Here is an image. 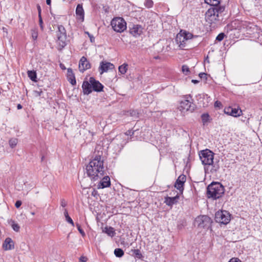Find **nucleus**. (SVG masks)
<instances>
[{
	"instance_id": "obj_53",
	"label": "nucleus",
	"mask_w": 262,
	"mask_h": 262,
	"mask_svg": "<svg viewBox=\"0 0 262 262\" xmlns=\"http://www.w3.org/2000/svg\"><path fill=\"white\" fill-rule=\"evenodd\" d=\"M46 3L48 5H51V0H46Z\"/></svg>"
},
{
	"instance_id": "obj_17",
	"label": "nucleus",
	"mask_w": 262,
	"mask_h": 262,
	"mask_svg": "<svg viewBox=\"0 0 262 262\" xmlns=\"http://www.w3.org/2000/svg\"><path fill=\"white\" fill-rule=\"evenodd\" d=\"M82 88L84 94L89 95L92 92V83L90 82V80L84 81L82 83Z\"/></svg>"
},
{
	"instance_id": "obj_29",
	"label": "nucleus",
	"mask_w": 262,
	"mask_h": 262,
	"mask_svg": "<svg viewBox=\"0 0 262 262\" xmlns=\"http://www.w3.org/2000/svg\"><path fill=\"white\" fill-rule=\"evenodd\" d=\"M209 118H210V116L208 115V114H207V113L203 114L201 115L202 121L204 125H205V124H206L207 122H209Z\"/></svg>"
},
{
	"instance_id": "obj_23",
	"label": "nucleus",
	"mask_w": 262,
	"mask_h": 262,
	"mask_svg": "<svg viewBox=\"0 0 262 262\" xmlns=\"http://www.w3.org/2000/svg\"><path fill=\"white\" fill-rule=\"evenodd\" d=\"M103 232L111 237H113L116 234L114 229L112 227H105L103 230Z\"/></svg>"
},
{
	"instance_id": "obj_20",
	"label": "nucleus",
	"mask_w": 262,
	"mask_h": 262,
	"mask_svg": "<svg viewBox=\"0 0 262 262\" xmlns=\"http://www.w3.org/2000/svg\"><path fill=\"white\" fill-rule=\"evenodd\" d=\"M3 248L6 250H11L14 248L13 241L10 238H7L3 244Z\"/></svg>"
},
{
	"instance_id": "obj_49",
	"label": "nucleus",
	"mask_w": 262,
	"mask_h": 262,
	"mask_svg": "<svg viewBox=\"0 0 262 262\" xmlns=\"http://www.w3.org/2000/svg\"><path fill=\"white\" fill-rule=\"evenodd\" d=\"M92 195L94 196H96L97 195H98V191L94 189L93 191L92 192Z\"/></svg>"
},
{
	"instance_id": "obj_54",
	"label": "nucleus",
	"mask_w": 262,
	"mask_h": 262,
	"mask_svg": "<svg viewBox=\"0 0 262 262\" xmlns=\"http://www.w3.org/2000/svg\"><path fill=\"white\" fill-rule=\"evenodd\" d=\"M205 61H206V62H209V61L208 57V56H207V57H206V58L205 59Z\"/></svg>"
},
{
	"instance_id": "obj_46",
	"label": "nucleus",
	"mask_w": 262,
	"mask_h": 262,
	"mask_svg": "<svg viewBox=\"0 0 262 262\" xmlns=\"http://www.w3.org/2000/svg\"><path fill=\"white\" fill-rule=\"evenodd\" d=\"M134 130H127L126 133H125V134L127 135V136H132L134 135Z\"/></svg>"
},
{
	"instance_id": "obj_34",
	"label": "nucleus",
	"mask_w": 262,
	"mask_h": 262,
	"mask_svg": "<svg viewBox=\"0 0 262 262\" xmlns=\"http://www.w3.org/2000/svg\"><path fill=\"white\" fill-rule=\"evenodd\" d=\"M193 35L189 32H184L183 34V37L186 39V40L188 41L189 39L192 38Z\"/></svg>"
},
{
	"instance_id": "obj_42",
	"label": "nucleus",
	"mask_w": 262,
	"mask_h": 262,
	"mask_svg": "<svg viewBox=\"0 0 262 262\" xmlns=\"http://www.w3.org/2000/svg\"><path fill=\"white\" fill-rule=\"evenodd\" d=\"M67 202L64 199H62L60 200V205L62 207H65L67 206Z\"/></svg>"
},
{
	"instance_id": "obj_1",
	"label": "nucleus",
	"mask_w": 262,
	"mask_h": 262,
	"mask_svg": "<svg viewBox=\"0 0 262 262\" xmlns=\"http://www.w3.org/2000/svg\"><path fill=\"white\" fill-rule=\"evenodd\" d=\"M103 159L100 155H96L86 167L87 175L92 180L96 181L104 176Z\"/></svg>"
},
{
	"instance_id": "obj_13",
	"label": "nucleus",
	"mask_w": 262,
	"mask_h": 262,
	"mask_svg": "<svg viewBox=\"0 0 262 262\" xmlns=\"http://www.w3.org/2000/svg\"><path fill=\"white\" fill-rule=\"evenodd\" d=\"M115 68L114 64L111 62L106 61H101L99 68L100 74H102L104 72H107L109 70H113Z\"/></svg>"
},
{
	"instance_id": "obj_56",
	"label": "nucleus",
	"mask_w": 262,
	"mask_h": 262,
	"mask_svg": "<svg viewBox=\"0 0 262 262\" xmlns=\"http://www.w3.org/2000/svg\"><path fill=\"white\" fill-rule=\"evenodd\" d=\"M43 159H44V156H42V157H41V161H43Z\"/></svg>"
},
{
	"instance_id": "obj_25",
	"label": "nucleus",
	"mask_w": 262,
	"mask_h": 262,
	"mask_svg": "<svg viewBox=\"0 0 262 262\" xmlns=\"http://www.w3.org/2000/svg\"><path fill=\"white\" fill-rule=\"evenodd\" d=\"M63 213H64V215L65 216L66 220L67 221V222H68L69 223L71 224L73 226H74V222H73L72 219L71 218V217L69 215L68 210H67V209H64Z\"/></svg>"
},
{
	"instance_id": "obj_12",
	"label": "nucleus",
	"mask_w": 262,
	"mask_h": 262,
	"mask_svg": "<svg viewBox=\"0 0 262 262\" xmlns=\"http://www.w3.org/2000/svg\"><path fill=\"white\" fill-rule=\"evenodd\" d=\"M91 68V64L87 60L86 58L82 56L80 59L79 62V69L81 72H83L85 70Z\"/></svg>"
},
{
	"instance_id": "obj_18",
	"label": "nucleus",
	"mask_w": 262,
	"mask_h": 262,
	"mask_svg": "<svg viewBox=\"0 0 262 262\" xmlns=\"http://www.w3.org/2000/svg\"><path fill=\"white\" fill-rule=\"evenodd\" d=\"M176 41L181 49H184L186 47V41H187L183 37V34H180L177 35Z\"/></svg>"
},
{
	"instance_id": "obj_33",
	"label": "nucleus",
	"mask_w": 262,
	"mask_h": 262,
	"mask_svg": "<svg viewBox=\"0 0 262 262\" xmlns=\"http://www.w3.org/2000/svg\"><path fill=\"white\" fill-rule=\"evenodd\" d=\"M31 35L34 40L37 39L38 37V31L36 29H33L31 30Z\"/></svg>"
},
{
	"instance_id": "obj_10",
	"label": "nucleus",
	"mask_w": 262,
	"mask_h": 262,
	"mask_svg": "<svg viewBox=\"0 0 262 262\" xmlns=\"http://www.w3.org/2000/svg\"><path fill=\"white\" fill-rule=\"evenodd\" d=\"M128 28L129 29V33L134 36H139L142 33L143 28L141 25L130 24L129 25Z\"/></svg>"
},
{
	"instance_id": "obj_21",
	"label": "nucleus",
	"mask_w": 262,
	"mask_h": 262,
	"mask_svg": "<svg viewBox=\"0 0 262 262\" xmlns=\"http://www.w3.org/2000/svg\"><path fill=\"white\" fill-rule=\"evenodd\" d=\"M76 14L79 19L84 20V13L82 4H78L76 9Z\"/></svg>"
},
{
	"instance_id": "obj_36",
	"label": "nucleus",
	"mask_w": 262,
	"mask_h": 262,
	"mask_svg": "<svg viewBox=\"0 0 262 262\" xmlns=\"http://www.w3.org/2000/svg\"><path fill=\"white\" fill-rule=\"evenodd\" d=\"M154 3L152 0H145L144 5L146 7L150 8L152 7Z\"/></svg>"
},
{
	"instance_id": "obj_26",
	"label": "nucleus",
	"mask_w": 262,
	"mask_h": 262,
	"mask_svg": "<svg viewBox=\"0 0 262 262\" xmlns=\"http://www.w3.org/2000/svg\"><path fill=\"white\" fill-rule=\"evenodd\" d=\"M28 76L33 81H36V73L34 71H28Z\"/></svg>"
},
{
	"instance_id": "obj_7",
	"label": "nucleus",
	"mask_w": 262,
	"mask_h": 262,
	"mask_svg": "<svg viewBox=\"0 0 262 262\" xmlns=\"http://www.w3.org/2000/svg\"><path fill=\"white\" fill-rule=\"evenodd\" d=\"M58 31L57 32V42L59 45L63 48L66 46V40L67 38L66 31L62 25H57Z\"/></svg>"
},
{
	"instance_id": "obj_43",
	"label": "nucleus",
	"mask_w": 262,
	"mask_h": 262,
	"mask_svg": "<svg viewBox=\"0 0 262 262\" xmlns=\"http://www.w3.org/2000/svg\"><path fill=\"white\" fill-rule=\"evenodd\" d=\"M199 77L201 79H207V74L205 73H201L199 74Z\"/></svg>"
},
{
	"instance_id": "obj_4",
	"label": "nucleus",
	"mask_w": 262,
	"mask_h": 262,
	"mask_svg": "<svg viewBox=\"0 0 262 262\" xmlns=\"http://www.w3.org/2000/svg\"><path fill=\"white\" fill-rule=\"evenodd\" d=\"M224 193V188L219 183H212L207 187V194L208 198L216 200L221 197Z\"/></svg>"
},
{
	"instance_id": "obj_40",
	"label": "nucleus",
	"mask_w": 262,
	"mask_h": 262,
	"mask_svg": "<svg viewBox=\"0 0 262 262\" xmlns=\"http://www.w3.org/2000/svg\"><path fill=\"white\" fill-rule=\"evenodd\" d=\"M34 95L35 97L40 96L42 93V91L41 90L40 91H34L33 92Z\"/></svg>"
},
{
	"instance_id": "obj_22",
	"label": "nucleus",
	"mask_w": 262,
	"mask_h": 262,
	"mask_svg": "<svg viewBox=\"0 0 262 262\" xmlns=\"http://www.w3.org/2000/svg\"><path fill=\"white\" fill-rule=\"evenodd\" d=\"M179 198L178 195L174 197L167 196L165 198L164 202L166 204L169 206H172L173 204H176L178 202V200Z\"/></svg>"
},
{
	"instance_id": "obj_44",
	"label": "nucleus",
	"mask_w": 262,
	"mask_h": 262,
	"mask_svg": "<svg viewBox=\"0 0 262 262\" xmlns=\"http://www.w3.org/2000/svg\"><path fill=\"white\" fill-rule=\"evenodd\" d=\"M88 260V258L84 256H81L79 258V262H86Z\"/></svg>"
},
{
	"instance_id": "obj_38",
	"label": "nucleus",
	"mask_w": 262,
	"mask_h": 262,
	"mask_svg": "<svg viewBox=\"0 0 262 262\" xmlns=\"http://www.w3.org/2000/svg\"><path fill=\"white\" fill-rule=\"evenodd\" d=\"M224 37L225 34L224 33H221L216 37V40L221 41L224 39Z\"/></svg>"
},
{
	"instance_id": "obj_45",
	"label": "nucleus",
	"mask_w": 262,
	"mask_h": 262,
	"mask_svg": "<svg viewBox=\"0 0 262 262\" xmlns=\"http://www.w3.org/2000/svg\"><path fill=\"white\" fill-rule=\"evenodd\" d=\"M22 202L20 200H18L15 202V206L16 208H18L21 205Z\"/></svg>"
},
{
	"instance_id": "obj_11",
	"label": "nucleus",
	"mask_w": 262,
	"mask_h": 262,
	"mask_svg": "<svg viewBox=\"0 0 262 262\" xmlns=\"http://www.w3.org/2000/svg\"><path fill=\"white\" fill-rule=\"evenodd\" d=\"M90 82L92 83V90L98 92L103 91V85L94 77H91L90 78Z\"/></svg>"
},
{
	"instance_id": "obj_31",
	"label": "nucleus",
	"mask_w": 262,
	"mask_h": 262,
	"mask_svg": "<svg viewBox=\"0 0 262 262\" xmlns=\"http://www.w3.org/2000/svg\"><path fill=\"white\" fill-rule=\"evenodd\" d=\"M18 142V140L16 138H12L9 141V145L11 148H14L16 146Z\"/></svg>"
},
{
	"instance_id": "obj_9",
	"label": "nucleus",
	"mask_w": 262,
	"mask_h": 262,
	"mask_svg": "<svg viewBox=\"0 0 262 262\" xmlns=\"http://www.w3.org/2000/svg\"><path fill=\"white\" fill-rule=\"evenodd\" d=\"M190 95H186L185 99L181 101L179 108L181 112L188 111L192 112L194 110V106H192V103L188 100Z\"/></svg>"
},
{
	"instance_id": "obj_2",
	"label": "nucleus",
	"mask_w": 262,
	"mask_h": 262,
	"mask_svg": "<svg viewBox=\"0 0 262 262\" xmlns=\"http://www.w3.org/2000/svg\"><path fill=\"white\" fill-rule=\"evenodd\" d=\"M199 155L200 159L201 160L202 164L205 165L204 169L205 171L207 170L206 166L210 165L212 166V167L210 169V172L211 173L216 172L219 169V166H216L215 165H213L214 153L211 150L208 149L202 150L200 151Z\"/></svg>"
},
{
	"instance_id": "obj_35",
	"label": "nucleus",
	"mask_w": 262,
	"mask_h": 262,
	"mask_svg": "<svg viewBox=\"0 0 262 262\" xmlns=\"http://www.w3.org/2000/svg\"><path fill=\"white\" fill-rule=\"evenodd\" d=\"M128 113L130 116H132L135 118H137L138 117V113L136 110H130Z\"/></svg>"
},
{
	"instance_id": "obj_50",
	"label": "nucleus",
	"mask_w": 262,
	"mask_h": 262,
	"mask_svg": "<svg viewBox=\"0 0 262 262\" xmlns=\"http://www.w3.org/2000/svg\"><path fill=\"white\" fill-rule=\"evenodd\" d=\"M37 10L38 12V16H41V8L40 6H37Z\"/></svg>"
},
{
	"instance_id": "obj_24",
	"label": "nucleus",
	"mask_w": 262,
	"mask_h": 262,
	"mask_svg": "<svg viewBox=\"0 0 262 262\" xmlns=\"http://www.w3.org/2000/svg\"><path fill=\"white\" fill-rule=\"evenodd\" d=\"M221 0H204L205 3L211 6V7H221L220 5Z\"/></svg>"
},
{
	"instance_id": "obj_41",
	"label": "nucleus",
	"mask_w": 262,
	"mask_h": 262,
	"mask_svg": "<svg viewBox=\"0 0 262 262\" xmlns=\"http://www.w3.org/2000/svg\"><path fill=\"white\" fill-rule=\"evenodd\" d=\"M38 17H39V24L40 27L41 29L42 30H43V21H42L41 16H38Z\"/></svg>"
},
{
	"instance_id": "obj_14",
	"label": "nucleus",
	"mask_w": 262,
	"mask_h": 262,
	"mask_svg": "<svg viewBox=\"0 0 262 262\" xmlns=\"http://www.w3.org/2000/svg\"><path fill=\"white\" fill-rule=\"evenodd\" d=\"M186 181V176L184 174L180 175L174 184V187L179 191H182L184 189V184Z\"/></svg>"
},
{
	"instance_id": "obj_55",
	"label": "nucleus",
	"mask_w": 262,
	"mask_h": 262,
	"mask_svg": "<svg viewBox=\"0 0 262 262\" xmlns=\"http://www.w3.org/2000/svg\"><path fill=\"white\" fill-rule=\"evenodd\" d=\"M31 213V214H32V215H34L35 214V213H34V212H32Z\"/></svg>"
},
{
	"instance_id": "obj_51",
	"label": "nucleus",
	"mask_w": 262,
	"mask_h": 262,
	"mask_svg": "<svg viewBox=\"0 0 262 262\" xmlns=\"http://www.w3.org/2000/svg\"><path fill=\"white\" fill-rule=\"evenodd\" d=\"M191 82H192V83H194V84H196V83H198L199 82V81H198V80H197L192 79V80H191Z\"/></svg>"
},
{
	"instance_id": "obj_19",
	"label": "nucleus",
	"mask_w": 262,
	"mask_h": 262,
	"mask_svg": "<svg viewBox=\"0 0 262 262\" xmlns=\"http://www.w3.org/2000/svg\"><path fill=\"white\" fill-rule=\"evenodd\" d=\"M67 78L72 85H74L76 84L75 77L72 69H68Z\"/></svg>"
},
{
	"instance_id": "obj_28",
	"label": "nucleus",
	"mask_w": 262,
	"mask_h": 262,
	"mask_svg": "<svg viewBox=\"0 0 262 262\" xmlns=\"http://www.w3.org/2000/svg\"><path fill=\"white\" fill-rule=\"evenodd\" d=\"M114 254L117 257H121L124 255V251L121 248H116L114 250Z\"/></svg>"
},
{
	"instance_id": "obj_3",
	"label": "nucleus",
	"mask_w": 262,
	"mask_h": 262,
	"mask_svg": "<svg viewBox=\"0 0 262 262\" xmlns=\"http://www.w3.org/2000/svg\"><path fill=\"white\" fill-rule=\"evenodd\" d=\"M225 6L211 7L206 12L205 18L210 24H215L220 20V17L225 11Z\"/></svg>"
},
{
	"instance_id": "obj_47",
	"label": "nucleus",
	"mask_w": 262,
	"mask_h": 262,
	"mask_svg": "<svg viewBox=\"0 0 262 262\" xmlns=\"http://www.w3.org/2000/svg\"><path fill=\"white\" fill-rule=\"evenodd\" d=\"M228 262H242L239 259L232 258Z\"/></svg>"
},
{
	"instance_id": "obj_6",
	"label": "nucleus",
	"mask_w": 262,
	"mask_h": 262,
	"mask_svg": "<svg viewBox=\"0 0 262 262\" xmlns=\"http://www.w3.org/2000/svg\"><path fill=\"white\" fill-rule=\"evenodd\" d=\"M215 220L217 223L226 225L230 221V214L226 210L218 211L215 214Z\"/></svg>"
},
{
	"instance_id": "obj_48",
	"label": "nucleus",
	"mask_w": 262,
	"mask_h": 262,
	"mask_svg": "<svg viewBox=\"0 0 262 262\" xmlns=\"http://www.w3.org/2000/svg\"><path fill=\"white\" fill-rule=\"evenodd\" d=\"M222 105V103L221 102L219 101H216L214 103V106L215 107H220Z\"/></svg>"
},
{
	"instance_id": "obj_52",
	"label": "nucleus",
	"mask_w": 262,
	"mask_h": 262,
	"mask_svg": "<svg viewBox=\"0 0 262 262\" xmlns=\"http://www.w3.org/2000/svg\"><path fill=\"white\" fill-rule=\"evenodd\" d=\"M17 108L20 110L22 108V105L20 104H18L17 105Z\"/></svg>"
},
{
	"instance_id": "obj_5",
	"label": "nucleus",
	"mask_w": 262,
	"mask_h": 262,
	"mask_svg": "<svg viewBox=\"0 0 262 262\" xmlns=\"http://www.w3.org/2000/svg\"><path fill=\"white\" fill-rule=\"evenodd\" d=\"M113 30L117 32L121 33L126 29V23L122 17H115L113 18L111 23Z\"/></svg>"
},
{
	"instance_id": "obj_39",
	"label": "nucleus",
	"mask_w": 262,
	"mask_h": 262,
	"mask_svg": "<svg viewBox=\"0 0 262 262\" xmlns=\"http://www.w3.org/2000/svg\"><path fill=\"white\" fill-rule=\"evenodd\" d=\"M77 229H78L79 232L81 234V235L82 236H84L85 235V233H84V231L81 228L79 224H77Z\"/></svg>"
},
{
	"instance_id": "obj_27",
	"label": "nucleus",
	"mask_w": 262,
	"mask_h": 262,
	"mask_svg": "<svg viewBox=\"0 0 262 262\" xmlns=\"http://www.w3.org/2000/svg\"><path fill=\"white\" fill-rule=\"evenodd\" d=\"M127 66L128 65L126 63H124L122 65L120 66L118 68L119 72L121 74H125L127 70Z\"/></svg>"
},
{
	"instance_id": "obj_30",
	"label": "nucleus",
	"mask_w": 262,
	"mask_h": 262,
	"mask_svg": "<svg viewBox=\"0 0 262 262\" xmlns=\"http://www.w3.org/2000/svg\"><path fill=\"white\" fill-rule=\"evenodd\" d=\"M132 251L136 257L139 259L142 257V255L139 249H134L132 250Z\"/></svg>"
},
{
	"instance_id": "obj_37",
	"label": "nucleus",
	"mask_w": 262,
	"mask_h": 262,
	"mask_svg": "<svg viewBox=\"0 0 262 262\" xmlns=\"http://www.w3.org/2000/svg\"><path fill=\"white\" fill-rule=\"evenodd\" d=\"M11 226H12V228H13V229L15 231H16V232L19 231V229H20V227L18 225V224H17L16 223H15L14 222H13V223H12V224L11 225Z\"/></svg>"
},
{
	"instance_id": "obj_32",
	"label": "nucleus",
	"mask_w": 262,
	"mask_h": 262,
	"mask_svg": "<svg viewBox=\"0 0 262 262\" xmlns=\"http://www.w3.org/2000/svg\"><path fill=\"white\" fill-rule=\"evenodd\" d=\"M182 71L185 75H188L190 73L189 68L187 65H183L182 66Z\"/></svg>"
},
{
	"instance_id": "obj_8",
	"label": "nucleus",
	"mask_w": 262,
	"mask_h": 262,
	"mask_svg": "<svg viewBox=\"0 0 262 262\" xmlns=\"http://www.w3.org/2000/svg\"><path fill=\"white\" fill-rule=\"evenodd\" d=\"M194 224L200 228H208L211 224V219L207 215L198 216L194 222Z\"/></svg>"
},
{
	"instance_id": "obj_15",
	"label": "nucleus",
	"mask_w": 262,
	"mask_h": 262,
	"mask_svg": "<svg viewBox=\"0 0 262 262\" xmlns=\"http://www.w3.org/2000/svg\"><path fill=\"white\" fill-rule=\"evenodd\" d=\"M111 186L110 178L108 176L103 177L97 186L98 189H103Z\"/></svg>"
},
{
	"instance_id": "obj_57",
	"label": "nucleus",
	"mask_w": 262,
	"mask_h": 262,
	"mask_svg": "<svg viewBox=\"0 0 262 262\" xmlns=\"http://www.w3.org/2000/svg\"><path fill=\"white\" fill-rule=\"evenodd\" d=\"M62 262H65L64 261H62Z\"/></svg>"
},
{
	"instance_id": "obj_16",
	"label": "nucleus",
	"mask_w": 262,
	"mask_h": 262,
	"mask_svg": "<svg viewBox=\"0 0 262 262\" xmlns=\"http://www.w3.org/2000/svg\"><path fill=\"white\" fill-rule=\"evenodd\" d=\"M224 112L225 114H228L229 115L233 117H238L241 115L242 111L241 110L239 111L238 109H236L235 108H233L231 107H228L227 108H225Z\"/></svg>"
}]
</instances>
